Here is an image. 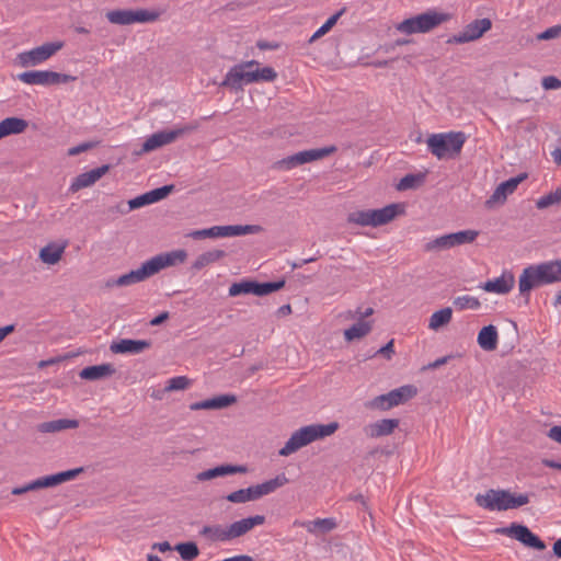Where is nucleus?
I'll return each mask as SVG.
<instances>
[{"instance_id":"4","label":"nucleus","mask_w":561,"mask_h":561,"mask_svg":"<svg viewBox=\"0 0 561 561\" xmlns=\"http://www.w3.org/2000/svg\"><path fill=\"white\" fill-rule=\"evenodd\" d=\"M466 141L461 131L433 134L427 138V147L432 154L438 159H450L458 156Z\"/></svg>"},{"instance_id":"45","label":"nucleus","mask_w":561,"mask_h":561,"mask_svg":"<svg viewBox=\"0 0 561 561\" xmlns=\"http://www.w3.org/2000/svg\"><path fill=\"white\" fill-rule=\"evenodd\" d=\"M248 294L254 295V280H242L239 283H233L229 287V296L230 297H237L240 295H248Z\"/></svg>"},{"instance_id":"42","label":"nucleus","mask_w":561,"mask_h":561,"mask_svg":"<svg viewBox=\"0 0 561 561\" xmlns=\"http://www.w3.org/2000/svg\"><path fill=\"white\" fill-rule=\"evenodd\" d=\"M346 9L342 8L340 11H337L335 14L330 16L327 22L320 26L313 35L310 37L309 42L312 43L316 39L320 38L324 34H327L337 22V20L345 13Z\"/></svg>"},{"instance_id":"8","label":"nucleus","mask_w":561,"mask_h":561,"mask_svg":"<svg viewBox=\"0 0 561 561\" xmlns=\"http://www.w3.org/2000/svg\"><path fill=\"white\" fill-rule=\"evenodd\" d=\"M417 393V389L413 385L401 386L388 393L380 394L365 403V407L371 410L387 411L397 405L405 403Z\"/></svg>"},{"instance_id":"36","label":"nucleus","mask_w":561,"mask_h":561,"mask_svg":"<svg viewBox=\"0 0 561 561\" xmlns=\"http://www.w3.org/2000/svg\"><path fill=\"white\" fill-rule=\"evenodd\" d=\"M0 127L5 137L23 133L27 128V122L20 117H8L0 122Z\"/></svg>"},{"instance_id":"48","label":"nucleus","mask_w":561,"mask_h":561,"mask_svg":"<svg viewBox=\"0 0 561 561\" xmlns=\"http://www.w3.org/2000/svg\"><path fill=\"white\" fill-rule=\"evenodd\" d=\"M191 385V380L186 376H178L169 379L165 391L184 390Z\"/></svg>"},{"instance_id":"62","label":"nucleus","mask_w":561,"mask_h":561,"mask_svg":"<svg viewBox=\"0 0 561 561\" xmlns=\"http://www.w3.org/2000/svg\"><path fill=\"white\" fill-rule=\"evenodd\" d=\"M542 465L547 468L561 470V462L552 459H543Z\"/></svg>"},{"instance_id":"49","label":"nucleus","mask_w":561,"mask_h":561,"mask_svg":"<svg viewBox=\"0 0 561 561\" xmlns=\"http://www.w3.org/2000/svg\"><path fill=\"white\" fill-rule=\"evenodd\" d=\"M31 482H32L34 491L44 489V488H53V486L58 485L56 474L41 477Z\"/></svg>"},{"instance_id":"18","label":"nucleus","mask_w":561,"mask_h":561,"mask_svg":"<svg viewBox=\"0 0 561 561\" xmlns=\"http://www.w3.org/2000/svg\"><path fill=\"white\" fill-rule=\"evenodd\" d=\"M187 257L185 250H174L167 253H160L148 260V263L152 270L153 275L159 273L161 270L174 266L183 263Z\"/></svg>"},{"instance_id":"6","label":"nucleus","mask_w":561,"mask_h":561,"mask_svg":"<svg viewBox=\"0 0 561 561\" xmlns=\"http://www.w3.org/2000/svg\"><path fill=\"white\" fill-rule=\"evenodd\" d=\"M286 483H288L287 477L284 473H280L274 479L265 481L261 484L251 485L247 489H240L231 492L226 496V499L231 503H247L250 501H255L264 495L273 493Z\"/></svg>"},{"instance_id":"15","label":"nucleus","mask_w":561,"mask_h":561,"mask_svg":"<svg viewBox=\"0 0 561 561\" xmlns=\"http://www.w3.org/2000/svg\"><path fill=\"white\" fill-rule=\"evenodd\" d=\"M195 125H185L170 130H161L149 136L142 144L141 152L153 151L162 146L172 144L178 138L195 130Z\"/></svg>"},{"instance_id":"55","label":"nucleus","mask_w":561,"mask_h":561,"mask_svg":"<svg viewBox=\"0 0 561 561\" xmlns=\"http://www.w3.org/2000/svg\"><path fill=\"white\" fill-rule=\"evenodd\" d=\"M95 146L93 142H82L78 146L68 149V156L73 157L92 149Z\"/></svg>"},{"instance_id":"60","label":"nucleus","mask_w":561,"mask_h":561,"mask_svg":"<svg viewBox=\"0 0 561 561\" xmlns=\"http://www.w3.org/2000/svg\"><path fill=\"white\" fill-rule=\"evenodd\" d=\"M34 491L32 482L23 485V486H16L12 490L13 495H22L26 492Z\"/></svg>"},{"instance_id":"38","label":"nucleus","mask_w":561,"mask_h":561,"mask_svg":"<svg viewBox=\"0 0 561 561\" xmlns=\"http://www.w3.org/2000/svg\"><path fill=\"white\" fill-rule=\"evenodd\" d=\"M536 287H539V285L537 284L530 271L527 267H525L519 276L518 288L520 295L526 297V304H528L529 301L530 290Z\"/></svg>"},{"instance_id":"33","label":"nucleus","mask_w":561,"mask_h":561,"mask_svg":"<svg viewBox=\"0 0 561 561\" xmlns=\"http://www.w3.org/2000/svg\"><path fill=\"white\" fill-rule=\"evenodd\" d=\"M65 249L66 244L49 243L41 249L39 259L43 263L55 265L61 260Z\"/></svg>"},{"instance_id":"57","label":"nucleus","mask_w":561,"mask_h":561,"mask_svg":"<svg viewBox=\"0 0 561 561\" xmlns=\"http://www.w3.org/2000/svg\"><path fill=\"white\" fill-rule=\"evenodd\" d=\"M394 353L393 350V340L389 341L385 346L379 348L377 354L386 356L388 359L391 358V355Z\"/></svg>"},{"instance_id":"29","label":"nucleus","mask_w":561,"mask_h":561,"mask_svg":"<svg viewBox=\"0 0 561 561\" xmlns=\"http://www.w3.org/2000/svg\"><path fill=\"white\" fill-rule=\"evenodd\" d=\"M499 341V333L493 324L483 327L478 333L477 342L479 346L486 352L496 350Z\"/></svg>"},{"instance_id":"10","label":"nucleus","mask_w":561,"mask_h":561,"mask_svg":"<svg viewBox=\"0 0 561 561\" xmlns=\"http://www.w3.org/2000/svg\"><path fill=\"white\" fill-rule=\"evenodd\" d=\"M107 20L112 24L129 25L133 23H150L160 18V12L149 11L145 9L139 10H112L106 13Z\"/></svg>"},{"instance_id":"61","label":"nucleus","mask_w":561,"mask_h":561,"mask_svg":"<svg viewBox=\"0 0 561 561\" xmlns=\"http://www.w3.org/2000/svg\"><path fill=\"white\" fill-rule=\"evenodd\" d=\"M169 318V312H162L150 321L151 325H160Z\"/></svg>"},{"instance_id":"25","label":"nucleus","mask_w":561,"mask_h":561,"mask_svg":"<svg viewBox=\"0 0 561 561\" xmlns=\"http://www.w3.org/2000/svg\"><path fill=\"white\" fill-rule=\"evenodd\" d=\"M247 471L248 468L245 466L221 465L197 473L196 480L203 482L228 474L245 473Z\"/></svg>"},{"instance_id":"9","label":"nucleus","mask_w":561,"mask_h":561,"mask_svg":"<svg viewBox=\"0 0 561 561\" xmlns=\"http://www.w3.org/2000/svg\"><path fill=\"white\" fill-rule=\"evenodd\" d=\"M263 228L259 225H231V226H213L210 228L194 230L187 236L194 240L205 238H226L260 233Z\"/></svg>"},{"instance_id":"52","label":"nucleus","mask_w":561,"mask_h":561,"mask_svg":"<svg viewBox=\"0 0 561 561\" xmlns=\"http://www.w3.org/2000/svg\"><path fill=\"white\" fill-rule=\"evenodd\" d=\"M150 205L147 193H144L133 199L128 201V211L140 208L142 206Z\"/></svg>"},{"instance_id":"39","label":"nucleus","mask_w":561,"mask_h":561,"mask_svg":"<svg viewBox=\"0 0 561 561\" xmlns=\"http://www.w3.org/2000/svg\"><path fill=\"white\" fill-rule=\"evenodd\" d=\"M545 272L549 284L561 282V260L548 261L539 264Z\"/></svg>"},{"instance_id":"5","label":"nucleus","mask_w":561,"mask_h":561,"mask_svg":"<svg viewBox=\"0 0 561 561\" xmlns=\"http://www.w3.org/2000/svg\"><path fill=\"white\" fill-rule=\"evenodd\" d=\"M450 19V14L428 10L398 24L397 30L404 34L427 33Z\"/></svg>"},{"instance_id":"35","label":"nucleus","mask_w":561,"mask_h":561,"mask_svg":"<svg viewBox=\"0 0 561 561\" xmlns=\"http://www.w3.org/2000/svg\"><path fill=\"white\" fill-rule=\"evenodd\" d=\"M371 329V322L358 320L355 324L344 331V337L347 342H352L366 336Z\"/></svg>"},{"instance_id":"21","label":"nucleus","mask_w":561,"mask_h":561,"mask_svg":"<svg viewBox=\"0 0 561 561\" xmlns=\"http://www.w3.org/2000/svg\"><path fill=\"white\" fill-rule=\"evenodd\" d=\"M108 169L110 167L107 164H104L88 172L79 174L72 181L69 191L76 193L84 187L93 185L98 180H100L104 174L107 173Z\"/></svg>"},{"instance_id":"50","label":"nucleus","mask_w":561,"mask_h":561,"mask_svg":"<svg viewBox=\"0 0 561 561\" xmlns=\"http://www.w3.org/2000/svg\"><path fill=\"white\" fill-rule=\"evenodd\" d=\"M83 471V468L80 467V468H76V469H70V470H67V471H61V472H58V473H55L56 474V479H57V483L58 484H61L64 482H67V481H70V480H73L75 478H77L81 472Z\"/></svg>"},{"instance_id":"30","label":"nucleus","mask_w":561,"mask_h":561,"mask_svg":"<svg viewBox=\"0 0 561 561\" xmlns=\"http://www.w3.org/2000/svg\"><path fill=\"white\" fill-rule=\"evenodd\" d=\"M79 426V422L77 420L70 419H59L53 420L48 422H43L36 426V430L39 433H58L65 430H72Z\"/></svg>"},{"instance_id":"7","label":"nucleus","mask_w":561,"mask_h":561,"mask_svg":"<svg viewBox=\"0 0 561 561\" xmlns=\"http://www.w3.org/2000/svg\"><path fill=\"white\" fill-rule=\"evenodd\" d=\"M400 210V205L390 204L380 209H367L351 213L347 217V221L356 224L358 226L378 227L390 222Z\"/></svg>"},{"instance_id":"28","label":"nucleus","mask_w":561,"mask_h":561,"mask_svg":"<svg viewBox=\"0 0 561 561\" xmlns=\"http://www.w3.org/2000/svg\"><path fill=\"white\" fill-rule=\"evenodd\" d=\"M116 373L115 367L112 364H101L94 366H88L83 368L79 376L84 380H100L113 376Z\"/></svg>"},{"instance_id":"12","label":"nucleus","mask_w":561,"mask_h":561,"mask_svg":"<svg viewBox=\"0 0 561 561\" xmlns=\"http://www.w3.org/2000/svg\"><path fill=\"white\" fill-rule=\"evenodd\" d=\"M479 232L477 230H462L435 238L425 244L426 251H439L457 245L472 243Z\"/></svg>"},{"instance_id":"31","label":"nucleus","mask_w":561,"mask_h":561,"mask_svg":"<svg viewBox=\"0 0 561 561\" xmlns=\"http://www.w3.org/2000/svg\"><path fill=\"white\" fill-rule=\"evenodd\" d=\"M295 526H300L307 529V531L311 534L317 533H330L336 527V522L334 518H317L311 522H299L296 520L294 523Z\"/></svg>"},{"instance_id":"24","label":"nucleus","mask_w":561,"mask_h":561,"mask_svg":"<svg viewBox=\"0 0 561 561\" xmlns=\"http://www.w3.org/2000/svg\"><path fill=\"white\" fill-rule=\"evenodd\" d=\"M237 402V397L234 394H220L210 399H206L203 401L194 402L190 405L192 411L198 410H220L225 409L231 404Z\"/></svg>"},{"instance_id":"64","label":"nucleus","mask_w":561,"mask_h":561,"mask_svg":"<svg viewBox=\"0 0 561 561\" xmlns=\"http://www.w3.org/2000/svg\"><path fill=\"white\" fill-rule=\"evenodd\" d=\"M552 550L558 558H561V538L553 543Z\"/></svg>"},{"instance_id":"54","label":"nucleus","mask_w":561,"mask_h":561,"mask_svg":"<svg viewBox=\"0 0 561 561\" xmlns=\"http://www.w3.org/2000/svg\"><path fill=\"white\" fill-rule=\"evenodd\" d=\"M541 85L545 90H558L561 88V80L554 76L542 78Z\"/></svg>"},{"instance_id":"17","label":"nucleus","mask_w":561,"mask_h":561,"mask_svg":"<svg viewBox=\"0 0 561 561\" xmlns=\"http://www.w3.org/2000/svg\"><path fill=\"white\" fill-rule=\"evenodd\" d=\"M492 22L490 19H478L467 24L462 31L451 36L447 43L466 44L480 38L485 32L491 30Z\"/></svg>"},{"instance_id":"23","label":"nucleus","mask_w":561,"mask_h":561,"mask_svg":"<svg viewBox=\"0 0 561 561\" xmlns=\"http://www.w3.org/2000/svg\"><path fill=\"white\" fill-rule=\"evenodd\" d=\"M264 522H265V517L263 515L250 516V517L233 522L232 524L228 525L230 541L245 535L247 533L252 530L255 526L263 525Z\"/></svg>"},{"instance_id":"22","label":"nucleus","mask_w":561,"mask_h":561,"mask_svg":"<svg viewBox=\"0 0 561 561\" xmlns=\"http://www.w3.org/2000/svg\"><path fill=\"white\" fill-rule=\"evenodd\" d=\"M515 285V277L512 273H503L500 277L486 280L479 287L488 293H495L499 295L508 294Z\"/></svg>"},{"instance_id":"26","label":"nucleus","mask_w":561,"mask_h":561,"mask_svg":"<svg viewBox=\"0 0 561 561\" xmlns=\"http://www.w3.org/2000/svg\"><path fill=\"white\" fill-rule=\"evenodd\" d=\"M398 426L399 420L382 419L365 426L364 432L368 437L378 438L392 434Z\"/></svg>"},{"instance_id":"40","label":"nucleus","mask_w":561,"mask_h":561,"mask_svg":"<svg viewBox=\"0 0 561 561\" xmlns=\"http://www.w3.org/2000/svg\"><path fill=\"white\" fill-rule=\"evenodd\" d=\"M174 549L184 561H193L199 554L198 547L193 541L178 543Z\"/></svg>"},{"instance_id":"56","label":"nucleus","mask_w":561,"mask_h":561,"mask_svg":"<svg viewBox=\"0 0 561 561\" xmlns=\"http://www.w3.org/2000/svg\"><path fill=\"white\" fill-rule=\"evenodd\" d=\"M547 436H548L550 439H552V440H554V442H557V443L561 444V426H559V425L552 426V427L548 431Z\"/></svg>"},{"instance_id":"41","label":"nucleus","mask_w":561,"mask_h":561,"mask_svg":"<svg viewBox=\"0 0 561 561\" xmlns=\"http://www.w3.org/2000/svg\"><path fill=\"white\" fill-rule=\"evenodd\" d=\"M285 286V280L280 279L277 282L257 283L254 282V295L266 296L274 291L282 289Z\"/></svg>"},{"instance_id":"46","label":"nucleus","mask_w":561,"mask_h":561,"mask_svg":"<svg viewBox=\"0 0 561 561\" xmlns=\"http://www.w3.org/2000/svg\"><path fill=\"white\" fill-rule=\"evenodd\" d=\"M561 203V187H558L556 191L550 192L547 195L541 196L536 202V207L538 209H545L549 206L560 204Z\"/></svg>"},{"instance_id":"14","label":"nucleus","mask_w":561,"mask_h":561,"mask_svg":"<svg viewBox=\"0 0 561 561\" xmlns=\"http://www.w3.org/2000/svg\"><path fill=\"white\" fill-rule=\"evenodd\" d=\"M62 47L64 42L45 43L28 51L20 53L18 55V60L22 67H34L49 59Z\"/></svg>"},{"instance_id":"47","label":"nucleus","mask_w":561,"mask_h":561,"mask_svg":"<svg viewBox=\"0 0 561 561\" xmlns=\"http://www.w3.org/2000/svg\"><path fill=\"white\" fill-rule=\"evenodd\" d=\"M174 190V185H163L161 187L151 190L147 192L150 204L157 203L165 198L172 191Z\"/></svg>"},{"instance_id":"1","label":"nucleus","mask_w":561,"mask_h":561,"mask_svg":"<svg viewBox=\"0 0 561 561\" xmlns=\"http://www.w3.org/2000/svg\"><path fill=\"white\" fill-rule=\"evenodd\" d=\"M276 77L277 73L272 67L259 68L256 60H249L231 67L221 81L220 87L238 91L242 89L243 84L272 82Z\"/></svg>"},{"instance_id":"32","label":"nucleus","mask_w":561,"mask_h":561,"mask_svg":"<svg viewBox=\"0 0 561 561\" xmlns=\"http://www.w3.org/2000/svg\"><path fill=\"white\" fill-rule=\"evenodd\" d=\"M201 536L210 540V541H219L227 542L230 541L228 526H222L219 524L216 525H206L201 531Z\"/></svg>"},{"instance_id":"51","label":"nucleus","mask_w":561,"mask_h":561,"mask_svg":"<svg viewBox=\"0 0 561 561\" xmlns=\"http://www.w3.org/2000/svg\"><path fill=\"white\" fill-rule=\"evenodd\" d=\"M527 268L530 271V273L534 275V278L536 279L537 284L539 286L549 284L546 279L545 272L540 267L539 264L536 265H529Z\"/></svg>"},{"instance_id":"58","label":"nucleus","mask_w":561,"mask_h":561,"mask_svg":"<svg viewBox=\"0 0 561 561\" xmlns=\"http://www.w3.org/2000/svg\"><path fill=\"white\" fill-rule=\"evenodd\" d=\"M350 313H351L352 318L358 317L359 320H363L364 318L371 316L374 313V309L369 307L362 311L360 308H357L354 313H352V312H350Z\"/></svg>"},{"instance_id":"43","label":"nucleus","mask_w":561,"mask_h":561,"mask_svg":"<svg viewBox=\"0 0 561 561\" xmlns=\"http://www.w3.org/2000/svg\"><path fill=\"white\" fill-rule=\"evenodd\" d=\"M424 178H425V175L421 174V173L407 174L397 184V190L398 191H407V190L416 188L419 185H421L424 182Z\"/></svg>"},{"instance_id":"19","label":"nucleus","mask_w":561,"mask_h":561,"mask_svg":"<svg viewBox=\"0 0 561 561\" xmlns=\"http://www.w3.org/2000/svg\"><path fill=\"white\" fill-rule=\"evenodd\" d=\"M526 174H519L502 182L486 201V205L491 207L495 204H504L507 196L515 192L517 186L526 179Z\"/></svg>"},{"instance_id":"27","label":"nucleus","mask_w":561,"mask_h":561,"mask_svg":"<svg viewBox=\"0 0 561 561\" xmlns=\"http://www.w3.org/2000/svg\"><path fill=\"white\" fill-rule=\"evenodd\" d=\"M153 276L152 270L148 261L144 262L137 270H133L124 275H121L114 284L116 286H129L146 280Z\"/></svg>"},{"instance_id":"44","label":"nucleus","mask_w":561,"mask_h":561,"mask_svg":"<svg viewBox=\"0 0 561 561\" xmlns=\"http://www.w3.org/2000/svg\"><path fill=\"white\" fill-rule=\"evenodd\" d=\"M453 304H454L455 308L458 310H466V309L477 310L481 306L478 298H476L473 296H469V295L456 297L454 299Z\"/></svg>"},{"instance_id":"37","label":"nucleus","mask_w":561,"mask_h":561,"mask_svg":"<svg viewBox=\"0 0 561 561\" xmlns=\"http://www.w3.org/2000/svg\"><path fill=\"white\" fill-rule=\"evenodd\" d=\"M453 318V310L449 307L435 311L428 321V328L438 331L442 327L447 325Z\"/></svg>"},{"instance_id":"53","label":"nucleus","mask_w":561,"mask_h":561,"mask_svg":"<svg viewBox=\"0 0 561 561\" xmlns=\"http://www.w3.org/2000/svg\"><path fill=\"white\" fill-rule=\"evenodd\" d=\"M561 35V25H554L540 33L537 37L540 41H548Z\"/></svg>"},{"instance_id":"13","label":"nucleus","mask_w":561,"mask_h":561,"mask_svg":"<svg viewBox=\"0 0 561 561\" xmlns=\"http://www.w3.org/2000/svg\"><path fill=\"white\" fill-rule=\"evenodd\" d=\"M18 79L26 84L46 87L68 83L70 81H75L76 77L50 70H33L20 73Z\"/></svg>"},{"instance_id":"20","label":"nucleus","mask_w":561,"mask_h":561,"mask_svg":"<svg viewBox=\"0 0 561 561\" xmlns=\"http://www.w3.org/2000/svg\"><path fill=\"white\" fill-rule=\"evenodd\" d=\"M151 346V342L147 340L122 339L113 341L110 351L114 354H140Z\"/></svg>"},{"instance_id":"3","label":"nucleus","mask_w":561,"mask_h":561,"mask_svg":"<svg viewBox=\"0 0 561 561\" xmlns=\"http://www.w3.org/2000/svg\"><path fill=\"white\" fill-rule=\"evenodd\" d=\"M478 506L488 511H507L518 508L529 503L528 494H513L508 490L490 489L479 493L474 499Z\"/></svg>"},{"instance_id":"11","label":"nucleus","mask_w":561,"mask_h":561,"mask_svg":"<svg viewBox=\"0 0 561 561\" xmlns=\"http://www.w3.org/2000/svg\"><path fill=\"white\" fill-rule=\"evenodd\" d=\"M336 151L335 146H329L324 148L319 149H310V150H304L299 151L295 154L288 156L275 163V168L283 169V170H291L298 165L320 160L324 157H328L329 154Z\"/></svg>"},{"instance_id":"2","label":"nucleus","mask_w":561,"mask_h":561,"mask_svg":"<svg viewBox=\"0 0 561 561\" xmlns=\"http://www.w3.org/2000/svg\"><path fill=\"white\" fill-rule=\"evenodd\" d=\"M339 424L332 422L329 424H310L300 427L291 434L284 447L278 451L279 456L287 457L312 442L330 436L336 432Z\"/></svg>"},{"instance_id":"59","label":"nucleus","mask_w":561,"mask_h":561,"mask_svg":"<svg viewBox=\"0 0 561 561\" xmlns=\"http://www.w3.org/2000/svg\"><path fill=\"white\" fill-rule=\"evenodd\" d=\"M451 356L447 355V356H444V357H440V358H437L436 360H434L433 363H430L427 365V368L430 369H436L445 364L448 363V360L450 359Z\"/></svg>"},{"instance_id":"16","label":"nucleus","mask_w":561,"mask_h":561,"mask_svg":"<svg viewBox=\"0 0 561 561\" xmlns=\"http://www.w3.org/2000/svg\"><path fill=\"white\" fill-rule=\"evenodd\" d=\"M496 531L515 538L526 547L536 550L546 549V543L525 525L512 523L508 527L499 528Z\"/></svg>"},{"instance_id":"34","label":"nucleus","mask_w":561,"mask_h":561,"mask_svg":"<svg viewBox=\"0 0 561 561\" xmlns=\"http://www.w3.org/2000/svg\"><path fill=\"white\" fill-rule=\"evenodd\" d=\"M224 256H226V252L224 250L215 249V250L206 251L196 257V260L192 264V268L195 271H201L204 267H206L215 262H218Z\"/></svg>"},{"instance_id":"63","label":"nucleus","mask_w":561,"mask_h":561,"mask_svg":"<svg viewBox=\"0 0 561 561\" xmlns=\"http://www.w3.org/2000/svg\"><path fill=\"white\" fill-rule=\"evenodd\" d=\"M551 157L556 164L561 167V149L557 148L551 152Z\"/></svg>"}]
</instances>
